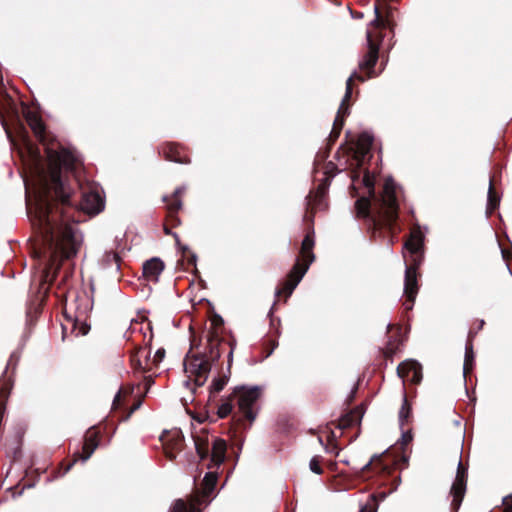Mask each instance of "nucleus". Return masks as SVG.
<instances>
[{"label": "nucleus", "instance_id": "f257e3e1", "mask_svg": "<svg viewBox=\"0 0 512 512\" xmlns=\"http://www.w3.org/2000/svg\"><path fill=\"white\" fill-rule=\"evenodd\" d=\"M48 158V171L38 163L35 167L34 214L51 256L60 252L65 258H70L77 253L81 236L74 225L56 222L52 202L59 200L63 205L69 204L70 191L61 180V168L72 169L76 159L66 149L49 150Z\"/></svg>", "mask_w": 512, "mask_h": 512}, {"label": "nucleus", "instance_id": "f03ea898", "mask_svg": "<svg viewBox=\"0 0 512 512\" xmlns=\"http://www.w3.org/2000/svg\"><path fill=\"white\" fill-rule=\"evenodd\" d=\"M218 359L212 354H185L183 360L184 370L189 377L193 376L197 386H203L212 369V365Z\"/></svg>", "mask_w": 512, "mask_h": 512}, {"label": "nucleus", "instance_id": "7ed1b4c3", "mask_svg": "<svg viewBox=\"0 0 512 512\" xmlns=\"http://www.w3.org/2000/svg\"><path fill=\"white\" fill-rule=\"evenodd\" d=\"M260 393V386H238L233 391V394L238 398L239 409L250 421H254L256 418V413L252 410V407L259 399Z\"/></svg>", "mask_w": 512, "mask_h": 512}, {"label": "nucleus", "instance_id": "20e7f679", "mask_svg": "<svg viewBox=\"0 0 512 512\" xmlns=\"http://www.w3.org/2000/svg\"><path fill=\"white\" fill-rule=\"evenodd\" d=\"M466 483H467V471L462 466L461 461L458 462L457 465V473L455 480L451 487V495L453 497L452 506L457 510L459 509L462 500L464 498L466 492Z\"/></svg>", "mask_w": 512, "mask_h": 512}, {"label": "nucleus", "instance_id": "39448f33", "mask_svg": "<svg viewBox=\"0 0 512 512\" xmlns=\"http://www.w3.org/2000/svg\"><path fill=\"white\" fill-rule=\"evenodd\" d=\"M396 184L392 178H387L384 184V190L382 194V203L386 208V217L389 221H392L396 217L398 203L396 198Z\"/></svg>", "mask_w": 512, "mask_h": 512}, {"label": "nucleus", "instance_id": "423d86ee", "mask_svg": "<svg viewBox=\"0 0 512 512\" xmlns=\"http://www.w3.org/2000/svg\"><path fill=\"white\" fill-rule=\"evenodd\" d=\"M397 374L400 378L419 383L422 380V366L414 359H406L397 366Z\"/></svg>", "mask_w": 512, "mask_h": 512}, {"label": "nucleus", "instance_id": "0eeeda50", "mask_svg": "<svg viewBox=\"0 0 512 512\" xmlns=\"http://www.w3.org/2000/svg\"><path fill=\"white\" fill-rule=\"evenodd\" d=\"M80 208L88 214H98L104 209V200L98 191L83 192Z\"/></svg>", "mask_w": 512, "mask_h": 512}, {"label": "nucleus", "instance_id": "6e6552de", "mask_svg": "<svg viewBox=\"0 0 512 512\" xmlns=\"http://www.w3.org/2000/svg\"><path fill=\"white\" fill-rule=\"evenodd\" d=\"M165 354H132L130 362L138 370L152 371L162 362Z\"/></svg>", "mask_w": 512, "mask_h": 512}, {"label": "nucleus", "instance_id": "1a4fd4ad", "mask_svg": "<svg viewBox=\"0 0 512 512\" xmlns=\"http://www.w3.org/2000/svg\"><path fill=\"white\" fill-rule=\"evenodd\" d=\"M308 270V265H300L298 262L293 266L290 274L289 280L285 282L282 290L277 289L275 291L276 296H279L281 293L285 292L287 297H289L297 285L300 283L305 273Z\"/></svg>", "mask_w": 512, "mask_h": 512}, {"label": "nucleus", "instance_id": "9d476101", "mask_svg": "<svg viewBox=\"0 0 512 512\" xmlns=\"http://www.w3.org/2000/svg\"><path fill=\"white\" fill-rule=\"evenodd\" d=\"M367 44H368V52L364 56L363 60L360 61L359 67L360 69H368L369 77L373 76V68L378 60V46L372 41L371 33L368 31L366 34Z\"/></svg>", "mask_w": 512, "mask_h": 512}, {"label": "nucleus", "instance_id": "9b49d317", "mask_svg": "<svg viewBox=\"0 0 512 512\" xmlns=\"http://www.w3.org/2000/svg\"><path fill=\"white\" fill-rule=\"evenodd\" d=\"M164 263L158 257H153L143 264V276L152 282H158L160 274L164 270Z\"/></svg>", "mask_w": 512, "mask_h": 512}, {"label": "nucleus", "instance_id": "f8f14e48", "mask_svg": "<svg viewBox=\"0 0 512 512\" xmlns=\"http://www.w3.org/2000/svg\"><path fill=\"white\" fill-rule=\"evenodd\" d=\"M354 78H357L358 80L360 81H364L365 79L360 76V75H357L356 72H354L353 74H351L347 80H346V91H345V95L342 99V102L340 104V107H339V110H338V115L336 117V119L334 120V127L336 128L337 126L341 127L343 121L340 120V116L341 114L342 115H345L348 113V106H345V103L346 101H348L352 95V80Z\"/></svg>", "mask_w": 512, "mask_h": 512}, {"label": "nucleus", "instance_id": "ddd939ff", "mask_svg": "<svg viewBox=\"0 0 512 512\" xmlns=\"http://www.w3.org/2000/svg\"><path fill=\"white\" fill-rule=\"evenodd\" d=\"M417 292H418V285H417L416 268L406 266L405 279H404V293L407 298H409L411 300H415Z\"/></svg>", "mask_w": 512, "mask_h": 512}, {"label": "nucleus", "instance_id": "4468645a", "mask_svg": "<svg viewBox=\"0 0 512 512\" xmlns=\"http://www.w3.org/2000/svg\"><path fill=\"white\" fill-rule=\"evenodd\" d=\"M97 447L98 441L96 439L95 434L87 435L83 445V454L79 455L78 458H75L73 462L67 466L66 472L69 471L74 466L78 459H80L82 462H86L92 456Z\"/></svg>", "mask_w": 512, "mask_h": 512}, {"label": "nucleus", "instance_id": "2eb2a0df", "mask_svg": "<svg viewBox=\"0 0 512 512\" xmlns=\"http://www.w3.org/2000/svg\"><path fill=\"white\" fill-rule=\"evenodd\" d=\"M226 442L223 439L215 438L212 445L211 460L217 466H220L226 457Z\"/></svg>", "mask_w": 512, "mask_h": 512}, {"label": "nucleus", "instance_id": "dca6fc26", "mask_svg": "<svg viewBox=\"0 0 512 512\" xmlns=\"http://www.w3.org/2000/svg\"><path fill=\"white\" fill-rule=\"evenodd\" d=\"M313 246H314V239L310 235H306L302 241L301 254H302L303 260L305 262L304 265H308V267L315 259V255L312 252Z\"/></svg>", "mask_w": 512, "mask_h": 512}, {"label": "nucleus", "instance_id": "f3484780", "mask_svg": "<svg viewBox=\"0 0 512 512\" xmlns=\"http://www.w3.org/2000/svg\"><path fill=\"white\" fill-rule=\"evenodd\" d=\"M25 118L35 135L42 137L45 127L41 118L36 113L30 111L26 113Z\"/></svg>", "mask_w": 512, "mask_h": 512}, {"label": "nucleus", "instance_id": "a211bd4d", "mask_svg": "<svg viewBox=\"0 0 512 512\" xmlns=\"http://www.w3.org/2000/svg\"><path fill=\"white\" fill-rule=\"evenodd\" d=\"M423 244V236L420 232H414L411 235V238L405 243V248L408 249L411 253H417Z\"/></svg>", "mask_w": 512, "mask_h": 512}, {"label": "nucleus", "instance_id": "6ab92c4d", "mask_svg": "<svg viewBox=\"0 0 512 512\" xmlns=\"http://www.w3.org/2000/svg\"><path fill=\"white\" fill-rule=\"evenodd\" d=\"M500 203V197L497 196L493 190L492 182L489 181V187H488V197H487V209L486 214L490 215L493 210H495Z\"/></svg>", "mask_w": 512, "mask_h": 512}, {"label": "nucleus", "instance_id": "aec40b11", "mask_svg": "<svg viewBox=\"0 0 512 512\" xmlns=\"http://www.w3.org/2000/svg\"><path fill=\"white\" fill-rule=\"evenodd\" d=\"M217 483V475L214 472H208L203 479V494L208 496L214 490Z\"/></svg>", "mask_w": 512, "mask_h": 512}, {"label": "nucleus", "instance_id": "412c9836", "mask_svg": "<svg viewBox=\"0 0 512 512\" xmlns=\"http://www.w3.org/2000/svg\"><path fill=\"white\" fill-rule=\"evenodd\" d=\"M410 412H411V407L408 403L406 396L404 395L403 401H402V406L399 411V423H400L401 427L404 425V422L409 418Z\"/></svg>", "mask_w": 512, "mask_h": 512}, {"label": "nucleus", "instance_id": "4be33fe9", "mask_svg": "<svg viewBox=\"0 0 512 512\" xmlns=\"http://www.w3.org/2000/svg\"><path fill=\"white\" fill-rule=\"evenodd\" d=\"M227 380H228L227 375H224L223 377L214 378L211 383V386H210V391L212 393H218V392L222 391L227 383Z\"/></svg>", "mask_w": 512, "mask_h": 512}, {"label": "nucleus", "instance_id": "5701e85b", "mask_svg": "<svg viewBox=\"0 0 512 512\" xmlns=\"http://www.w3.org/2000/svg\"><path fill=\"white\" fill-rule=\"evenodd\" d=\"M373 136L368 132H363L359 137V145L362 150L366 151L373 143Z\"/></svg>", "mask_w": 512, "mask_h": 512}, {"label": "nucleus", "instance_id": "b1692460", "mask_svg": "<svg viewBox=\"0 0 512 512\" xmlns=\"http://www.w3.org/2000/svg\"><path fill=\"white\" fill-rule=\"evenodd\" d=\"M370 202L366 198H361L356 201L357 213L360 216H367Z\"/></svg>", "mask_w": 512, "mask_h": 512}, {"label": "nucleus", "instance_id": "393cba45", "mask_svg": "<svg viewBox=\"0 0 512 512\" xmlns=\"http://www.w3.org/2000/svg\"><path fill=\"white\" fill-rule=\"evenodd\" d=\"M193 441H194L196 452L199 455V457L201 459L206 458L207 455H208V446H207V444L204 445V443H202L199 439H196L194 437H193Z\"/></svg>", "mask_w": 512, "mask_h": 512}, {"label": "nucleus", "instance_id": "a878e982", "mask_svg": "<svg viewBox=\"0 0 512 512\" xmlns=\"http://www.w3.org/2000/svg\"><path fill=\"white\" fill-rule=\"evenodd\" d=\"M185 189H186L185 186H181V187H178L175 189V191H174L175 201L173 202V204H171L172 210L177 211V210L181 209L182 201L180 199H178V197L185 191Z\"/></svg>", "mask_w": 512, "mask_h": 512}, {"label": "nucleus", "instance_id": "bb28decb", "mask_svg": "<svg viewBox=\"0 0 512 512\" xmlns=\"http://www.w3.org/2000/svg\"><path fill=\"white\" fill-rule=\"evenodd\" d=\"M474 366V354H465V359L463 362V377H466V374L473 369Z\"/></svg>", "mask_w": 512, "mask_h": 512}, {"label": "nucleus", "instance_id": "cd10ccee", "mask_svg": "<svg viewBox=\"0 0 512 512\" xmlns=\"http://www.w3.org/2000/svg\"><path fill=\"white\" fill-rule=\"evenodd\" d=\"M232 411V404L230 402L222 403L217 410V414L220 418L227 417Z\"/></svg>", "mask_w": 512, "mask_h": 512}, {"label": "nucleus", "instance_id": "c85d7f7f", "mask_svg": "<svg viewBox=\"0 0 512 512\" xmlns=\"http://www.w3.org/2000/svg\"><path fill=\"white\" fill-rule=\"evenodd\" d=\"M374 19L370 22L371 25L376 27H385L386 23L385 21L380 17L379 8L377 5L374 6Z\"/></svg>", "mask_w": 512, "mask_h": 512}, {"label": "nucleus", "instance_id": "c756f323", "mask_svg": "<svg viewBox=\"0 0 512 512\" xmlns=\"http://www.w3.org/2000/svg\"><path fill=\"white\" fill-rule=\"evenodd\" d=\"M171 512H188L186 503L182 499L175 500Z\"/></svg>", "mask_w": 512, "mask_h": 512}, {"label": "nucleus", "instance_id": "7c9ffc66", "mask_svg": "<svg viewBox=\"0 0 512 512\" xmlns=\"http://www.w3.org/2000/svg\"><path fill=\"white\" fill-rule=\"evenodd\" d=\"M309 467H310V470L313 473H315V474H321L322 473V469L319 466V463H318V461H317V459L315 457L310 460Z\"/></svg>", "mask_w": 512, "mask_h": 512}, {"label": "nucleus", "instance_id": "2f4dec72", "mask_svg": "<svg viewBox=\"0 0 512 512\" xmlns=\"http://www.w3.org/2000/svg\"><path fill=\"white\" fill-rule=\"evenodd\" d=\"M363 183L368 188L369 192L373 194L374 181L368 174L364 176Z\"/></svg>", "mask_w": 512, "mask_h": 512}, {"label": "nucleus", "instance_id": "473e14b6", "mask_svg": "<svg viewBox=\"0 0 512 512\" xmlns=\"http://www.w3.org/2000/svg\"><path fill=\"white\" fill-rule=\"evenodd\" d=\"M352 417L351 415H347L345 417H343L341 420H340V423H339V428L340 429H345L347 428L348 426H350L352 424Z\"/></svg>", "mask_w": 512, "mask_h": 512}, {"label": "nucleus", "instance_id": "72a5a7b5", "mask_svg": "<svg viewBox=\"0 0 512 512\" xmlns=\"http://www.w3.org/2000/svg\"><path fill=\"white\" fill-rule=\"evenodd\" d=\"M412 440V435L410 432H403L401 436V441L403 445H406Z\"/></svg>", "mask_w": 512, "mask_h": 512}, {"label": "nucleus", "instance_id": "f704fd0d", "mask_svg": "<svg viewBox=\"0 0 512 512\" xmlns=\"http://www.w3.org/2000/svg\"><path fill=\"white\" fill-rule=\"evenodd\" d=\"M325 196V188L321 185L319 187L318 193L316 195V198H318L319 203L322 201V198Z\"/></svg>", "mask_w": 512, "mask_h": 512}, {"label": "nucleus", "instance_id": "c9c22d12", "mask_svg": "<svg viewBox=\"0 0 512 512\" xmlns=\"http://www.w3.org/2000/svg\"><path fill=\"white\" fill-rule=\"evenodd\" d=\"M334 170H336V167H335V165L332 162H330L327 165V172L326 173L327 174L332 173V176H334L338 172V171H334Z\"/></svg>", "mask_w": 512, "mask_h": 512}, {"label": "nucleus", "instance_id": "e433bc0d", "mask_svg": "<svg viewBox=\"0 0 512 512\" xmlns=\"http://www.w3.org/2000/svg\"><path fill=\"white\" fill-rule=\"evenodd\" d=\"M89 327L85 324H83L80 328V330L77 332L78 334L86 335L88 333Z\"/></svg>", "mask_w": 512, "mask_h": 512}, {"label": "nucleus", "instance_id": "4c0bfd02", "mask_svg": "<svg viewBox=\"0 0 512 512\" xmlns=\"http://www.w3.org/2000/svg\"><path fill=\"white\" fill-rule=\"evenodd\" d=\"M359 512H376V510L369 507L368 505H364L360 508Z\"/></svg>", "mask_w": 512, "mask_h": 512}, {"label": "nucleus", "instance_id": "58836bf2", "mask_svg": "<svg viewBox=\"0 0 512 512\" xmlns=\"http://www.w3.org/2000/svg\"><path fill=\"white\" fill-rule=\"evenodd\" d=\"M141 405V401L136 402L133 407L131 408L129 414L127 415V418L135 411L137 410Z\"/></svg>", "mask_w": 512, "mask_h": 512}, {"label": "nucleus", "instance_id": "ea45409f", "mask_svg": "<svg viewBox=\"0 0 512 512\" xmlns=\"http://www.w3.org/2000/svg\"><path fill=\"white\" fill-rule=\"evenodd\" d=\"M413 304H414V300H411V299L407 298V300H406V302H405V307H406V309H408V310H409V309H412Z\"/></svg>", "mask_w": 512, "mask_h": 512}, {"label": "nucleus", "instance_id": "a19ab883", "mask_svg": "<svg viewBox=\"0 0 512 512\" xmlns=\"http://www.w3.org/2000/svg\"><path fill=\"white\" fill-rule=\"evenodd\" d=\"M376 457H377V455H374V457H373V458H371V459H370V460H369V461H368V462H367V463L362 467V470H366V469H368V468L370 467V465L372 464V462H373L374 458H376Z\"/></svg>", "mask_w": 512, "mask_h": 512}, {"label": "nucleus", "instance_id": "79ce46f5", "mask_svg": "<svg viewBox=\"0 0 512 512\" xmlns=\"http://www.w3.org/2000/svg\"><path fill=\"white\" fill-rule=\"evenodd\" d=\"M120 399V391L117 392V394L115 395L114 399H113V406L116 407L118 401Z\"/></svg>", "mask_w": 512, "mask_h": 512}, {"label": "nucleus", "instance_id": "37998d69", "mask_svg": "<svg viewBox=\"0 0 512 512\" xmlns=\"http://www.w3.org/2000/svg\"><path fill=\"white\" fill-rule=\"evenodd\" d=\"M233 353L228 354V370L230 369V365L233 361Z\"/></svg>", "mask_w": 512, "mask_h": 512}, {"label": "nucleus", "instance_id": "c03bdc74", "mask_svg": "<svg viewBox=\"0 0 512 512\" xmlns=\"http://www.w3.org/2000/svg\"><path fill=\"white\" fill-rule=\"evenodd\" d=\"M465 350H466L465 352H473L472 346L466 345Z\"/></svg>", "mask_w": 512, "mask_h": 512}, {"label": "nucleus", "instance_id": "a18cd8bd", "mask_svg": "<svg viewBox=\"0 0 512 512\" xmlns=\"http://www.w3.org/2000/svg\"><path fill=\"white\" fill-rule=\"evenodd\" d=\"M335 449H336V448H333V449H331V450H330V449H328L327 447H325V450H326L327 452H329V453H334Z\"/></svg>", "mask_w": 512, "mask_h": 512}, {"label": "nucleus", "instance_id": "49530a36", "mask_svg": "<svg viewBox=\"0 0 512 512\" xmlns=\"http://www.w3.org/2000/svg\"><path fill=\"white\" fill-rule=\"evenodd\" d=\"M129 328H130V329H132L133 331L135 330V327H134L133 322L131 323V325H130V327H129Z\"/></svg>", "mask_w": 512, "mask_h": 512}, {"label": "nucleus", "instance_id": "de8ad7c7", "mask_svg": "<svg viewBox=\"0 0 512 512\" xmlns=\"http://www.w3.org/2000/svg\"><path fill=\"white\" fill-rule=\"evenodd\" d=\"M156 352H157V353L165 352V350H164V349H157V350H156Z\"/></svg>", "mask_w": 512, "mask_h": 512}, {"label": "nucleus", "instance_id": "09e8293b", "mask_svg": "<svg viewBox=\"0 0 512 512\" xmlns=\"http://www.w3.org/2000/svg\"><path fill=\"white\" fill-rule=\"evenodd\" d=\"M483 324H484V320H481V322H480V327H482V326H483Z\"/></svg>", "mask_w": 512, "mask_h": 512}, {"label": "nucleus", "instance_id": "8fccbe9b", "mask_svg": "<svg viewBox=\"0 0 512 512\" xmlns=\"http://www.w3.org/2000/svg\"><path fill=\"white\" fill-rule=\"evenodd\" d=\"M342 462L348 464V460H342Z\"/></svg>", "mask_w": 512, "mask_h": 512}]
</instances>
